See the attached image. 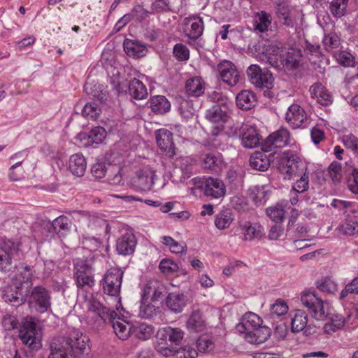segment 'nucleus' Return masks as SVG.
<instances>
[{
	"mask_svg": "<svg viewBox=\"0 0 358 358\" xmlns=\"http://www.w3.org/2000/svg\"><path fill=\"white\" fill-rule=\"evenodd\" d=\"M89 338L78 329L67 336L54 338L50 344L48 358H80L86 350Z\"/></svg>",
	"mask_w": 358,
	"mask_h": 358,
	"instance_id": "obj_1",
	"label": "nucleus"
},
{
	"mask_svg": "<svg viewBox=\"0 0 358 358\" xmlns=\"http://www.w3.org/2000/svg\"><path fill=\"white\" fill-rule=\"evenodd\" d=\"M85 303L88 311L96 314L103 322L112 324L114 332L120 339L124 341L132 336L133 325L125 320H120V317L116 320L117 314L115 310L103 306L94 297L87 299Z\"/></svg>",
	"mask_w": 358,
	"mask_h": 358,
	"instance_id": "obj_2",
	"label": "nucleus"
},
{
	"mask_svg": "<svg viewBox=\"0 0 358 358\" xmlns=\"http://www.w3.org/2000/svg\"><path fill=\"white\" fill-rule=\"evenodd\" d=\"M267 62L273 67L285 71H293L299 67L302 53L299 48L283 50L272 47L266 52Z\"/></svg>",
	"mask_w": 358,
	"mask_h": 358,
	"instance_id": "obj_3",
	"label": "nucleus"
},
{
	"mask_svg": "<svg viewBox=\"0 0 358 358\" xmlns=\"http://www.w3.org/2000/svg\"><path fill=\"white\" fill-rule=\"evenodd\" d=\"M206 117L210 122L215 124V126L212 127L209 138L213 146L219 147L224 144L227 138L224 131V124L228 119L227 113L222 110L220 106L215 105L206 110Z\"/></svg>",
	"mask_w": 358,
	"mask_h": 358,
	"instance_id": "obj_4",
	"label": "nucleus"
},
{
	"mask_svg": "<svg viewBox=\"0 0 358 358\" xmlns=\"http://www.w3.org/2000/svg\"><path fill=\"white\" fill-rule=\"evenodd\" d=\"M24 278L16 277L1 291V297L8 304L18 307L27 301V288L29 282L24 281Z\"/></svg>",
	"mask_w": 358,
	"mask_h": 358,
	"instance_id": "obj_5",
	"label": "nucleus"
},
{
	"mask_svg": "<svg viewBox=\"0 0 358 358\" xmlns=\"http://www.w3.org/2000/svg\"><path fill=\"white\" fill-rule=\"evenodd\" d=\"M26 302L30 308L37 313H46L52 306L51 291L43 285L34 286L27 289Z\"/></svg>",
	"mask_w": 358,
	"mask_h": 358,
	"instance_id": "obj_6",
	"label": "nucleus"
},
{
	"mask_svg": "<svg viewBox=\"0 0 358 358\" xmlns=\"http://www.w3.org/2000/svg\"><path fill=\"white\" fill-rule=\"evenodd\" d=\"M301 300L315 320H324L327 317L328 313H326L324 306V301L317 296L315 291L304 292Z\"/></svg>",
	"mask_w": 358,
	"mask_h": 358,
	"instance_id": "obj_7",
	"label": "nucleus"
},
{
	"mask_svg": "<svg viewBox=\"0 0 358 358\" xmlns=\"http://www.w3.org/2000/svg\"><path fill=\"white\" fill-rule=\"evenodd\" d=\"M250 82L260 89H271L273 86V74L266 69H261L257 64H252L247 69Z\"/></svg>",
	"mask_w": 358,
	"mask_h": 358,
	"instance_id": "obj_8",
	"label": "nucleus"
},
{
	"mask_svg": "<svg viewBox=\"0 0 358 358\" xmlns=\"http://www.w3.org/2000/svg\"><path fill=\"white\" fill-rule=\"evenodd\" d=\"M19 337L22 343L31 350H37L41 347V338L36 329V324L31 320H25L20 327Z\"/></svg>",
	"mask_w": 358,
	"mask_h": 358,
	"instance_id": "obj_9",
	"label": "nucleus"
},
{
	"mask_svg": "<svg viewBox=\"0 0 358 358\" xmlns=\"http://www.w3.org/2000/svg\"><path fill=\"white\" fill-rule=\"evenodd\" d=\"M123 271L117 268L108 269L102 280L103 292L111 296H117L120 293Z\"/></svg>",
	"mask_w": 358,
	"mask_h": 358,
	"instance_id": "obj_10",
	"label": "nucleus"
},
{
	"mask_svg": "<svg viewBox=\"0 0 358 358\" xmlns=\"http://www.w3.org/2000/svg\"><path fill=\"white\" fill-rule=\"evenodd\" d=\"M137 245V238L131 229L122 230L116 240L115 250L123 256L132 255Z\"/></svg>",
	"mask_w": 358,
	"mask_h": 358,
	"instance_id": "obj_11",
	"label": "nucleus"
},
{
	"mask_svg": "<svg viewBox=\"0 0 358 358\" xmlns=\"http://www.w3.org/2000/svg\"><path fill=\"white\" fill-rule=\"evenodd\" d=\"M19 256V244L10 240L0 241V270H7Z\"/></svg>",
	"mask_w": 358,
	"mask_h": 358,
	"instance_id": "obj_12",
	"label": "nucleus"
},
{
	"mask_svg": "<svg viewBox=\"0 0 358 358\" xmlns=\"http://www.w3.org/2000/svg\"><path fill=\"white\" fill-rule=\"evenodd\" d=\"M290 134L287 129L282 128L270 134L262 145L264 152H271L275 148H282L289 143Z\"/></svg>",
	"mask_w": 358,
	"mask_h": 358,
	"instance_id": "obj_13",
	"label": "nucleus"
},
{
	"mask_svg": "<svg viewBox=\"0 0 358 358\" xmlns=\"http://www.w3.org/2000/svg\"><path fill=\"white\" fill-rule=\"evenodd\" d=\"M285 120L292 129L306 128L309 120L304 109L297 103H292L287 109Z\"/></svg>",
	"mask_w": 358,
	"mask_h": 358,
	"instance_id": "obj_14",
	"label": "nucleus"
},
{
	"mask_svg": "<svg viewBox=\"0 0 358 358\" xmlns=\"http://www.w3.org/2000/svg\"><path fill=\"white\" fill-rule=\"evenodd\" d=\"M184 336L185 332L180 328L167 326L159 329L156 338L157 341H161L160 344H167L169 342L171 345L178 346L181 343Z\"/></svg>",
	"mask_w": 358,
	"mask_h": 358,
	"instance_id": "obj_15",
	"label": "nucleus"
},
{
	"mask_svg": "<svg viewBox=\"0 0 358 358\" xmlns=\"http://www.w3.org/2000/svg\"><path fill=\"white\" fill-rule=\"evenodd\" d=\"M155 176V172L146 167L136 172V176L131 180V185L139 192L149 191L154 184Z\"/></svg>",
	"mask_w": 358,
	"mask_h": 358,
	"instance_id": "obj_16",
	"label": "nucleus"
},
{
	"mask_svg": "<svg viewBox=\"0 0 358 358\" xmlns=\"http://www.w3.org/2000/svg\"><path fill=\"white\" fill-rule=\"evenodd\" d=\"M156 142L161 150L167 157H174L176 147L173 143V134L165 128H162L155 132Z\"/></svg>",
	"mask_w": 358,
	"mask_h": 358,
	"instance_id": "obj_17",
	"label": "nucleus"
},
{
	"mask_svg": "<svg viewBox=\"0 0 358 358\" xmlns=\"http://www.w3.org/2000/svg\"><path fill=\"white\" fill-rule=\"evenodd\" d=\"M217 69L222 81L229 86H235L240 80V73L236 66L230 61L221 62Z\"/></svg>",
	"mask_w": 358,
	"mask_h": 358,
	"instance_id": "obj_18",
	"label": "nucleus"
},
{
	"mask_svg": "<svg viewBox=\"0 0 358 358\" xmlns=\"http://www.w3.org/2000/svg\"><path fill=\"white\" fill-rule=\"evenodd\" d=\"M241 143L246 148H254L260 143V134L254 125L243 124L241 128Z\"/></svg>",
	"mask_w": 358,
	"mask_h": 358,
	"instance_id": "obj_19",
	"label": "nucleus"
},
{
	"mask_svg": "<svg viewBox=\"0 0 358 358\" xmlns=\"http://www.w3.org/2000/svg\"><path fill=\"white\" fill-rule=\"evenodd\" d=\"M203 21L200 17H185L183 21V30L189 38L192 40L198 39L203 31Z\"/></svg>",
	"mask_w": 358,
	"mask_h": 358,
	"instance_id": "obj_20",
	"label": "nucleus"
},
{
	"mask_svg": "<svg viewBox=\"0 0 358 358\" xmlns=\"http://www.w3.org/2000/svg\"><path fill=\"white\" fill-rule=\"evenodd\" d=\"M275 5V13L279 22L287 27H294L292 10L288 2L286 0H277Z\"/></svg>",
	"mask_w": 358,
	"mask_h": 358,
	"instance_id": "obj_21",
	"label": "nucleus"
},
{
	"mask_svg": "<svg viewBox=\"0 0 358 358\" xmlns=\"http://www.w3.org/2000/svg\"><path fill=\"white\" fill-rule=\"evenodd\" d=\"M166 293L164 285L157 280H150L145 285L143 294V300H147L150 297L152 301H158Z\"/></svg>",
	"mask_w": 358,
	"mask_h": 358,
	"instance_id": "obj_22",
	"label": "nucleus"
},
{
	"mask_svg": "<svg viewBox=\"0 0 358 358\" xmlns=\"http://www.w3.org/2000/svg\"><path fill=\"white\" fill-rule=\"evenodd\" d=\"M262 320L257 314L248 312L245 313L241 318V322L236 325V329L240 333L247 335L251 331H254V329L259 327L262 324Z\"/></svg>",
	"mask_w": 358,
	"mask_h": 358,
	"instance_id": "obj_23",
	"label": "nucleus"
},
{
	"mask_svg": "<svg viewBox=\"0 0 358 358\" xmlns=\"http://www.w3.org/2000/svg\"><path fill=\"white\" fill-rule=\"evenodd\" d=\"M148 105L153 113L158 115L168 113L171 108V102L163 95L150 96Z\"/></svg>",
	"mask_w": 358,
	"mask_h": 358,
	"instance_id": "obj_24",
	"label": "nucleus"
},
{
	"mask_svg": "<svg viewBox=\"0 0 358 358\" xmlns=\"http://www.w3.org/2000/svg\"><path fill=\"white\" fill-rule=\"evenodd\" d=\"M204 194L206 196L219 199L225 194L224 182L218 179L209 177L205 180Z\"/></svg>",
	"mask_w": 358,
	"mask_h": 358,
	"instance_id": "obj_25",
	"label": "nucleus"
},
{
	"mask_svg": "<svg viewBox=\"0 0 358 358\" xmlns=\"http://www.w3.org/2000/svg\"><path fill=\"white\" fill-rule=\"evenodd\" d=\"M238 230L243 235L245 241H251L252 239H261L264 235V229L262 226L252 224L250 222H241L238 227Z\"/></svg>",
	"mask_w": 358,
	"mask_h": 358,
	"instance_id": "obj_26",
	"label": "nucleus"
},
{
	"mask_svg": "<svg viewBox=\"0 0 358 358\" xmlns=\"http://www.w3.org/2000/svg\"><path fill=\"white\" fill-rule=\"evenodd\" d=\"M311 97L317 100L322 106H329L333 102V97L330 92L321 83H315L310 87Z\"/></svg>",
	"mask_w": 358,
	"mask_h": 358,
	"instance_id": "obj_27",
	"label": "nucleus"
},
{
	"mask_svg": "<svg viewBox=\"0 0 358 358\" xmlns=\"http://www.w3.org/2000/svg\"><path fill=\"white\" fill-rule=\"evenodd\" d=\"M202 166L204 169L210 170L213 173L220 172L223 166L222 156L219 152H209L203 155Z\"/></svg>",
	"mask_w": 358,
	"mask_h": 358,
	"instance_id": "obj_28",
	"label": "nucleus"
},
{
	"mask_svg": "<svg viewBox=\"0 0 358 358\" xmlns=\"http://www.w3.org/2000/svg\"><path fill=\"white\" fill-rule=\"evenodd\" d=\"M338 231L344 236L358 235V217L355 215H348L337 227Z\"/></svg>",
	"mask_w": 358,
	"mask_h": 358,
	"instance_id": "obj_29",
	"label": "nucleus"
},
{
	"mask_svg": "<svg viewBox=\"0 0 358 358\" xmlns=\"http://www.w3.org/2000/svg\"><path fill=\"white\" fill-rule=\"evenodd\" d=\"M166 304L173 313H181L186 305V296L182 293H169L166 298Z\"/></svg>",
	"mask_w": 358,
	"mask_h": 358,
	"instance_id": "obj_30",
	"label": "nucleus"
},
{
	"mask_svg": "<svg viewBox=\"0 0 358 358\" xmlns=\"http://www.w3.org/2000/svg\"><path fill=\"white\" fill-rule=\"evenodd\" d=\"M87 162L81 154L72 155L69 159L68 168L71 173L77 176H83L86 171Z\"/></svg>",
	"mask_w": 358,
	"mask_h": 358,
	"instance_id": "obj_31",
	"label": "nucleus"
},
{
	"mask_svg": "<svg viewBox=\"0 0 358 358\" xmlns=\"http://www.w3.org/2000/svg\"><path fill=\"white\" fill-rule=\"evenodd\" d=\"M123 48L127 55L136 58L145 56L148 51L144 44L129 38L124 41Z\"/></svg>",
	"mask_w": 358,
	"mask_h": 358,
	"instance_id": "obj_32",
	"label": "nucleus"
},
{
	"mask_svg": "<svg viewBox=\"0 0 358 358\" xmlns=\"http://www.w3.org/2000/svg\"><path fill=\"white\" fill-rule=\"evenodd\" d=\"M271 335L270 329L265 326L259 325V327L254 329L244 336L245 339L250 343L259 345L264 343Z\"/></svg>",
	"mask_w": 358,
	"mask_h": 358,
	"instance_id": "obj_33",
	"label": "nucleus"
},
{
	"mask_svg": "<svg viewBox=\"0 0 358 358\" xmlns=\"http://www.w3.org/2000/svg\"><path fill=\"white\" fill-rule=\"evenodd\" d=\"M236 102L239 108L243 110H248L255 106L257 97L252 92L243 90L236 95Z\"/></svg>",
	"mask_w": 358,
	"mask_h": 358,
	"instance_id": "obj_34",
	"label": "nucleus"
},
{
	"mask_svg": "<svg viewBox=\"0 0 358 358\" xmlns=\"http://www.w3.org/2000/svg\"><path fill=\"white\" fill-rule=\"evenodd\" d=\"M289 201L282 200L276 203L275 206L266 209V215L273 222L278 223L282 222L285 218V213L289 209Z\"/></svg>",
	"mask_w": 358,
	"mask_h": 358,
	"instance_id": "obj_35",
	"label": "nucleus"
},
{
	"mask_svg": "<svg viewBox=\"0 0 358 358\" xmlns=\"http://www.w3.org/2000/svg\"><path fill=\"white\" fill-rule=\"evenodd\" d=\"M266 152L264 151L256 152L250 156V165L252 169L259 171H265L269 168L270 160L266 154Z\"/></svg>",
	"mask_w": 358,
	"mask_h": 358,
	"instance_id": "obj_36",
	"label": "nucleus"
},
{
	"mask_svg": "<svg viewBox=\"0 0 358 358\" xmlns=\"http://www.w3.org/2000/svg\"><path fill=\"white\" fill-rule=\"evenodd\" d=\"M129 94L134 99L142 100L147 97L146 86L141 80L133 78L129 83Z\"/></svg>",
	"mask_w": 358,
	"mask_h": 358,
	"instance_id": "obj_37",
	"label": "nucleus"
},
{
	"mask_svg": "<svg viewBox=\"0 0 358 358\" xmlns=\"http://www.w3.org/2000/svg\"><path fill=\"white\" fill-rule=\"evenodd\" d=\"M185 90L189 96H200L204 92V83L201 78L193 77L186 81Z\"/></svg>",
	"mask_w": 358,
	"mask_h": 358,
	"instance_id": "obj_38",
	"label": "nucleus"
},
{
	"mask_svg": "<svg viewBox=\"0 0 358 358\" xmlns=\"http://www.w3.org/2000/svg\"><path fill=\"white\" fill-rule=\"evenodd\" d=\"M187 327L192 332H200L205 329L206 322L200 311L192 313L187 321Z\"/></svg>",
	"mask_w": 358,
	"mask_h": 358,
	"instance_id": "obj_39",
	"label": "nucleus"
},
{
	"mask_svg": "<svg viewBox=\"0 0 358 358\" xmlns=\"http://www.w3.org/2000/svg\"><path fill=\"white\" fill-rule=\"evenodd\" d=\"M55 234L59 237L66 236L71 230V221L64 215H60L51 222Z\"/></svg>",
	"mask_w": 358,
	"mask_h": 358,
	"instance_id": "obj_40",
	"label": "nucleus"
},
{
	"mask_svg": "<svg viewBox=\"0 0 358 358\" xmlns=\"http://www.w3.org/2000/svg\"><path fill=\"white\" fill-rule=\"evenodd\" d=\"M308 324V315L302 310H296L291 319V331L299 333L305 329Z\"/></svg>",
	"mask_w": 358,
	"mask_h": 358,
	"instance_id": "obj_41",
	"label": "nucleus"
},
{
	"mask_svg": "<svg viewBox=\"0 0 358 358\" xmlns=\"http://www.w3.org/2000/svg\"><path fill=\"white\" fill-rule=\"evenodd\" d=\"M248 196L257 206H260L265 204L268 192L264 186H253L248 189Z\"/></svg>",
	"mask_w": 358,
	"mask_h": 358,
	"instance_id": "obj_42",
	"label": "nucleus"
},
{
	"mask_svg": "<svg viewBox=\"0 0 358 358\" xmlns=\"http://www.w3.org/2000/svg\"><path fill=\"white\" fill-rule=\"evenodd\" d=\"M343 327L345 328L344 316L340 314H334L330 317V322L324 324V331L329 334Z\"/></svg>",
	"mask_w": 358,
	"mask_h": 358,
	"instance_id": "obj_43",
	"label": "nucleus"
},
{
	"mask_svg": "<svg viewBox=\"0 0 358 358\" xmlns=\"http://www.w3.org/2000/svg\"><path fill=\"white\" fill-rule=\"evenodd\" d=\"M84 91L87 95L96 99L100 103L106 100V94L103 91L102 86L99 84L86 83Z\"/></svg>",
	"mask_w": 358,
	"mask_h": 358,
	"instance_id": "obj_44",
	"label": "nucleus"
},
{
	"mask_svg": "<svg viewBox=\"0 0 358 358\" xmlns=\"http://www.w3.org/2000/svg\"><path fill=\"white\" fill-rule=\"evenodd\" d=\"M154 329L152 325L145 323L133 325L132 336L141 340H148L153 334Z\"/></svg>",
	"mask_w": 358,
	"mask_h": 358,
	"instance_id": "obj_45",
	"label": "nucleus"
},
{
	"mask_svg": "<svg viewBox=\"0 0 358 358\" xmlns=\"http://www.w3.org/2000/svg\"><path fill=\"white\" fill-rule=\"evenodd\" d=\"M348 2L349 0H331L329 7L330 13L336 18L344 16L347 13Z\"/></svg>",
	"mask_w": 358,
	"mask_h": 358,
	"instance_id": "obj_46",
	"label": "nucleus"
},
{
	"mask_svg": "<svg viewBox=\"0 0 358 358\" xmlns=\"http://www.w3.org/2000/svg\"><path fill=\"white\" fill-rule=\"evenodd\" d=\"M162 243L169 247V250L172 253L182 254L185 253L187 250V245L184 243H178L175 241L172 237L164 236L162 237Z\"/></svg>",
	"mask_w": 358,
	"mask_h": 358,
	"instance_id": "obj_47",
	"label": "nucleus"
},
{
	"mask_svg": "<svg viewBox=\"0 0 358 358\" xmlns=\"http://www.w3.org/2000/svg\"><path fill=\"white\" fill-rule=\"evenodd\" d=\"M36 233L41 240L46 241L53 238L55 236L54 227L50 220H44L38 227Z\"/></svg>",
	"mask_w": 358,
	"mask_h": 358,
	"instance_id": "obj_48",
	"label": "nucleus"
},
{
	"mask_svg": "<svg viewBox=\"0 0 358 358\" xmlns=\"http://www.w3.org/2000/svg\"><path fill=\"white\" fill-rule=\"evenodd\" d=\"M100 113L101 108L99 105L94 101L86 103L82 108L83 116L90 120H96Z\"/></svg>",
	"mask_w": 358,
	"mask_h": 358,
	"instance_id": "obj_49",
	"label": "nucleus"
},
{
	"mask_svg": "<svg viewBox=\"0 0 358 358\" xmlns=\"http://www.w3.org/2000/svg\"><path fill=\"white\" fill-rule=\"evenodd\" d=\"M233 220V214L228 210H224L215 216V224L219 229H224L229 227Z\"/></svg>",
	"mask_w": 358,
	"mask_h": 358,
	"instance_id": "obj_50",
	"label": "nucleus"
},
{
	"mask_svg": "<svg viewBox=\"0 0 358 358\" xmlns=\"http://www.w3.org/2000/svg\"><path fill=\"white\" fill-rule=\"evenodd\" d=\"M271 24V15L265 11L258 13V17L255 21V29L259 32H265Z\"/></svg>",
	"mask_w": 358,
	"mask_h": 358,
	"instance_id": "obj_51",
	"label": "nucleus"
},
{
	"mask_svg": "<svg viewBox=\"0 0 358 358\" xmlns=\"http://www.w3.org/2000/svg\"><path fill=\"white\" fill-rule=\"evenodd\" d=\"M329 177L331 179L334 183H339L343 178L342 166L341 163L334 161L327 168Z\"/></svg>",
	"mask_w": 358,
	"mask_h": 358,
	"instance_id": "obj_52",
	"label": "nucleus"
},
{
	"mask_svg": "<svg viewBox=\"0 0 358 358\" xmlns=\"http://www.w3.org/2000/svg\"><path fill=\"white\" fill-rule=\"evenodd\" d=\"M106 131L102 127L92 128L87 134L88 143L99 144L105 139Z\"/></svg>",
	"mask_w": 358,
	"mask_h": 358,
	"instance_id": "obj_53",
	"label": "nucleus"
},
{
	"mask_svg": "<svg viewBox=\"0 0 358 358\" xmlns=\"http://www.w3.org/2000/svg\"><path fill=\"white\" fill-rule=\"evenodd\" d=\"M344 316L345 329L352 330L358 327V310L355 308L345 310Z\"/></svg>",
	"mask_w": 358,
	"mask_h": 358,
	"instance_id": "obj_54",
	"label": "nucleus"
},
{
	"mask_svg": "<svg viewBox=\"0 0 358 358\" xmlns=\"http://www.w3.org/2000/svg\"><path fill=\"white\" fill-rule=\"evenodd\" d=\"M76 282L79 288L85 287H92L94 285V278L93 271L87 272L86 274H76L74 275Z\"/></svg>",
	"mask_w": 358,
	"mask_h": 358,
	"instance_id": "obj_55",
	"label": "nucleus"
},
{
	"mask_svg": "<svg viewBox=\"0 0 358 358\" xmlns=\"http://www.w3.org/2000/svg\"><path fill=\"white\" fill-rule=\"evenodd\" d=\"M322 43L324 48L329 51L339 47L341 39L336 32H330L324 35Z\"/></svg>",
	"mask_w": 358,
	"mask_h": 358,
	"instance_id": "obj_56",
	"label": "nucleus"
},
{
	"mask_svg": "<svg viewBox=\"0 0 358 358\" xmlns=\"http://www.w3.org/2000/svg\"><path fill=\"white\" fill-rule=\"evenodd\" d=\"M316 286L323 292L334 293L337 290V284L328 276L317 280Z\"/></svg>",
	"mask_w": 358,
	"mask_h": 358,
	"instance_id": "obj_57",
	"label": "nucleus"
},
{
	"mask_svg": "<svg viewBox=\"0 0 358 358\" xmlns=\"http://www.w3.org/2000/svg\"><path fill=\"white\" fill-rule=\"evenodd\" d=\"M341 141L345 147L358 157V138L352 134L343 135Z\"/></svg>",
	"mask_w": 358,
	"mask_h": 358,
	"instance_id": "obj_58",
	"label": "nucleus"
},
{
	"mask_svg": "<svg viewBox=\"0 0 358 358\" xmlns=\"http://www.w3.org/2000/svg\"><path fill=\"white\" fill-rule=\"evenodd\" d=\"M146 300L141 299V304L139 309V316L145 319H150L157 315V308L151 303H146Z\"/></svg>",
	"mask_w": 358,
	"mask_h": 358,
	"instance_id": "obj_59",
	"label": "nucleus"
},
{
	"mask_svg": "<svg viewBox=\"0 0 358 358\" xmlns=\"http://www.w3.org/2000/svg\"><path fill=\"white\" fill-rule=\"evenodd\" d=\"M334 57L337 62L343 66L350 67L355 66L354 56L347 51H338L335 52Z\"/></svg>",
	"mask_w": 358,
	"mask_h": 358,
	"instance_id": "obj_60",
	"label": "nucleus"
},
{
	"mask_svg": "<svg viewBox=\"0 0 358 358\" xmlns=\"http://www.w3.org/2000/svg\"><path fill=\"white\" fill-rule=\"evenodd\" d=\"M289 308L287 303L284 300L279 299L271 306V317H280L286 314Z\"/></svg>",
	"mask_w": 358,
	"mask_h": 358,
	"instance_id": "obj_61",
	"label": "nucleus"
},
{
	"mask_svg": "<svg viewBox=\"0 0 358 358\" xmlns=\"http://www.w3.org/2000/svg\"><path fill=\"white\" fill-rule=\"evenodd\" d=\"M348 189L352 194L358 195V169H353L351 173L346 177Z\"/></svg>",
	"mask_w": 358,
	"mask_h": 358,
	"instance_id": "obj_62",
	"label": "nucleus"
},
{
	"mask_svg": "<svg viewBox=\"0 0 358 358\" xmlns=\"http://www.w3.org/2000/svg\"><path fill=\"white\" fill-rule=\"evenodd\" d=\"M171 11L169 1L167 0H155L150 6V13L151 15L166 13Z\"/></svg>",
	"mask_w": 358,
	"mask_h": 358,
	"instance_id": "obj_63",
	"label": "nucleus"
},
{
	"mask_svg": "<svg viewBox=\"0 0 358 358\" xmlns=\"http://www.w3.org/2000/svg\"><path fill=\"white\" fill-rule=\"evenodd\" d=\"M178 110L180 115L185 118L192 117L195 113L192 101L185 99L180 102Z\"/></svg>",
	"mask_w": 358,
	"mask_h": 358,
	"instance_id": "obj_64",
	"label": "nucleus"
}]
</instances>
